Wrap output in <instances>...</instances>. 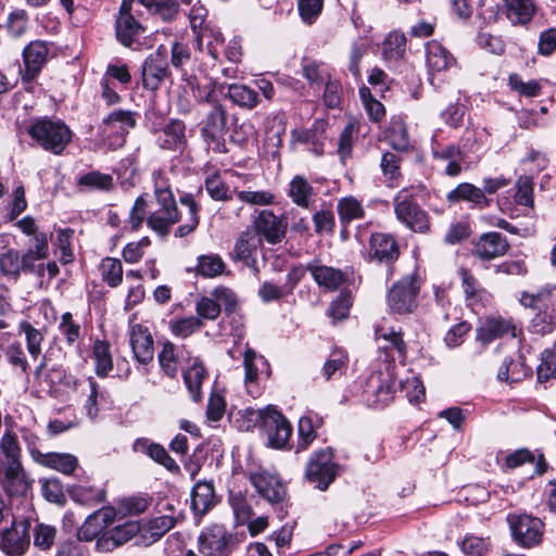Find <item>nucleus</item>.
<instances>
[{
  "label": "nucleus",
  "mask_w": 556,
  "mask_h": 556,
  "mask_svg": "<svg viewBox=\"0 0 556 556\" xmlns=\"http://www.w3.org/2000/svg\"><path fill=\"white\" fill-rule=\"evenodd\" d=\"M255 233L263 237L268 243L281 242L286 236L287 224L271 211L263 210L254 220Z\"/></svg>",
  "instance_id": "nucleus-15"
},
{
  "label": "nucleus",
  "mask_w": 556,
  "mask_h": 556,
  "mask_svg": "<svg viewBox=\"0 0 556 556\" xmlns=\"http://www.w3.org/2000/svg\"><path fill=\"white\" fill-rule=\"evenodd\" d=\"M306 269L315 282L327 290H337L345 280V274L342 270L323 265L319 261L308 263Z\"/></svg>",
  "instance_id": "nucleus-25"
},
{
  "label": "nucleus",
  "mask_w": 556,
  "mask_h": 556,
  "mask_svg": "<svg viewBox=\"0 0 556 556\" xmlns=\"http://www.w3.org/2000/svg\"><path fill=\"white\" fill-rule=\"evenodd\" d=\"M504 13L513 25H527L533 18L536 7L533 0H502Z\"/></svg>",
  "instance_id": "nucleus-26"
},
{
  "label": "nucleus",
  "mask_w": 556,
  "mask_h": 556,
  "mask_svg": "<svg viewBox=\"0 0 556 556\" xmlns=\"http://www.w3.org/2000/svg\"><path fill=\"white\" fill-rule=\"evenodd\" d=\"M141 77L143 87L152 91L157 90L169 77L167 56L164 51L157 49L146 59L141 67Z\"/></svg>",
  "instance_id": "nucleus-12"
},
{
  "label": "nucleus",
  "mask_w": 556,
  "mask_h": 556,
  "mask_svg": "<svg viewBox=\"0 0 556 556\" xmlns=\"http://www.w3.org/2000/svg\"><path fill=\"white\" fill-rule=\"evenodd\" d=\"M29 136L46 151L61 154L72 139L71 129L61 121L39 119L34 123Z\"/></svg>",
  "instance_id": "nucleus-4"
},
{
  "label": "nucleus",
  "mask_w": 556,
  "mask_h": 556,
  "mask_svg": "<svg viewBox=\"0 0 556 556\" xmlns=\"http://www.w3.org/2000/svg\"><path fill=\"white\" fill-rule=\"evenodd\" d=\"M338 214L342 225H348L352 220L364 217V207L356 198L346 197L338 203Z\"/></svg>",
  "instance_id": "nucleus-46"
},
{
  "label": "nucleus",
  "mask_w": 556,
  "mask_h": 556,
  "mask_svg": "<svg viewBox=\"0 0 556 556\" xmlns=\"http://www.w3.org/2000/svg\"><path fill=\"white\" fill-rule=\"evenodd\" d=\"M227 97L237 105L243 109L252 110L258 103L257 92L247 85H229Z\"/></svg>",
  "instance_id": "nucleus-37"
},
{
  "label": "nucleus",
  "mask_w": 556,
  "mask_h": 556,
  "mask_svg": "<svg viewBox=\"0 0 556 556\" xmlns=\"http://www.w3.org/2000/svg\"><path fill=\"white\" fill-rule=\"evenodd\" d=\"M507 521L516 543L525 548L539 545L543 540L544 523L541 519L527 514L508 515Z\"/></svg>",
  "instance_id": "nucleus-7"
},
{
  "label": "nucleus",
  "mask_w": 556,
  "mask_h": 556,
  "mask_svg": "<svg viewBox=\"0 0 556 556\" xmlns=\"http://www.w3.org/2000/svg\"><path fill=\"white\" fill-rule=\"evenodd\" d=\"M129 342L134 356L140 364H148L153 359V338L147 327L140 324L130 325Z\"/></svg>",
  "instance_id": "nucleus-19"
},
{
  "label": "nucleus",
  "mask_w": 556,
  "mask_h": 556,
  "mask_svg": "<svg viewBox=\"0 0 556 556\" xmlns=\"http://www.w3.org/2000/svg\"><path fill=\"white\" fill-rule=\"evenodd\" d=\"M426 61L430 73H440L455 65L454 56L438 41L426 45Z\"/></svg>",
  "instance_id": "nucleus-28"
},
{
  "label": "nucleus",
  "mask_w": 556,
  "mask_h": 556,
  "mask_svg": "<svg viewBox=\"0 0 556 556\" xmlns=\"http://www.w3.org/2000/svg\"><path fill=\"white\" fill-rule=\"evenodd\" d=\"M375 338L377 341H383L384 344L380 345V349L386 351L394 350L399 356L404 358L406 355V344L403 340L402 332L395 331L394 329H384L383 327H377L375 331Z\"/></svg>",
  "instance_id": "nucleus-40"
},
{
  "label": "nucleus",
  "mask_w": 556,
  "mask_h": 556,
  "mask_svg": "<svg viewBox=\"0 0 556 556\" xmlns=\"http://www.w3.org/2000/svg\"><path fill=\"white\" fill-rule=\"evenodd\" d=\"M29 454L35 463L63 475H72L78 467L77 457L70 453H42L37 448H30Z\"/></svg>",
  "instance_id": "nucleus-18"
},
{
  "label": "nucleus",
  "mask_w": 556,
  "mask_h": 556,
  "mask_svg": "<svg viewBox=\"0 0 556 556\" xmlns=\"http://www.w3.org/2000/svg\"><path fill=\"white\" fill-rule=\"evenodd\" d=\"M504 336L515 338V325L510 320L504 319L502 317H491L485 319L477 329L476 338L477 341L485 345L491 341Z\"/></svg>",
  "instance_id": "nucleus-24"
},
{
  "label": "nucleus",
  "mask_w": 556,
  "mask_h": 556,
  "mask_svg": "<svg viewBox=\"0 0 556 556\" xmlns=\"http://www.w3.org/2000/svg\"><path fill=\"white\" fill-rule=\"evenodd\" d=\"M179 201L186 208L185 213L178 208H156L149 215L148 226L164 237L167 236L174 224L181 222L182 224L175 231L176 237L184 238L193 232L200 223V207L190 193L180 197Z\"/></svg>",
  "instance_id": "nucleus-1"
},
{
  "label": "nucleus",
  "mask_w": 556,
  "mask_h": 556,
  "mask_svg": "<svg viewBox=\"0 0 556 556\" xmlns=\"http://www.w3.org/2000/svg\"><path fill=\"white\" fill-rule=\"evenodd\" d=\"M216 503L217 497L211 482L195 483L191 492V507L197 516L205 515Z\"/></svg>",
  "instance_id": "nucleus-27"
},
{
  "label": "nucleus",
  "mask_w": 556,
  "mask_h": 556,
  "mask_svg": "<svg viewBox=\"0 0 556 556\" xmlns=\"http://www.w3.org/2000/svg\"><path fill=\"white\" fill-rule=\"evenodd\" d=\"M332 450L326 447L315 452L306 466V478L317 483L320 490H326L336 479L338 467L332 462Z\"/></svg>",
  "instance_id": "nucleus-10"
},
{
  "label": "nucleus",
  "mask_w": 556,
  "mask_h": 556,
  "mask_svg": "<svg viewBox=\"0 0 556 556\" xmlns=\"http://www.w3.org/2000/svg\"><path fill=\"white\" fill-rule=\"evenodd\" d=\"M100 273L103 281L112 288H116L123 281V266L117 258H103L100 264Z\"/></svg>",
  "instance_id": "nucleus-47"
},
{
  "label": "nucleus",
  "mask_w": 556,
  "mask_h": 556,
  "mask_svg": "<svg viewBox=\"0 0 556 556\" xmlns=\"http://www.w3.org/2000/svg\"><path fill=\"white\" fill-rule=\"evenodd\" d=\"M406 48V38L403 33L392 31L383 41L382 56L387 61L399 60L403 56Z\"/></svg>",
  "instance_id": "nucleus-45"
},
{
  "label": "nucleus",
  "mask_w": 556,
  "mask_h": 556,
  "mask_svg": "<svg viewBox=\"0 0 556 556\" xmlns=\"http://www.w3.org/2000/svg\"><path fill=\"white\" fill-rule=\"evenodd\" d=\"M29 521H14L10 529L2 533L0 548L9 556H21L29 546Z\"/></svg>",
  "instance_id": "nucleus-14"
},
{
  "label": "nucleus",
  "mask_w": 556,
  "mask_h": 556,
  "mask_svg": "<svg viewBox=\"0 0 556 556\" xmlns=\"http://www.w3.org/2000/svg\"><path fill=\"white\" fill-rule=\"evenodd\" d=\"M229 504L233 510V515L238 523L244 525L250 521L252 517V508L244 495H242L240 492L230 493Z\"/></svg>",
  "instance_id": "nucleus-57"
},
{
  "label": "nucleus",
  "mask_w": 556,
  "mask_h": 556,
  "mask_svg": "<svg viewBox=\"0 0 556 556\" xmlns=\"http://www.w3.org/2000/svg\"><path fill=\"white\" fill-rule=\"evenodd\" d=\"M446 200L450 203H458L467 201L479 208L489 206L490 201L484 195V191L469 182L459 184L455 189L446 194Z\"/></svg>",
  "instance_id": "nucleus-29"
},
{
  "label": "nucleus",
  "mask_w": 556,
  "mask_h": 556,
  "mask_svg": "<svg viewBox=\"0 0 556 556\" xmlns=\"http://www.w3.org/2000/svg\"><path fill=\"white\" fill-rule=\"evenodd\" d=\"M132 0H123L115 23L116 38L125 47H131L143 27L131 14Z\"/></svg>",
  "instance_id": "nucleus-13"
},
{
  "label": "nucleus",
  "mask_w": 556,
  "mask_h": 556,
  "mask_svg": "<svg viewBox=\"0 0 556 556\" xmlns=\"http://www.w3.org/2000/svg\"><path fill=\"white\" fill-rule=\"evenodd\" d=\"M139 530L140 527L136 522H125L108 531L103 539V544L108 548L121 546L132 539Z\"/></svg>",
  "instance_id": "nucleus-39"
},
{
  "label": "nucleus",
  "mask_w": 556,
  "mask_h": 556,
  "mask_svg": "<svg viewBox=\"0 0 556 556\" xmlns=\"http://www.w3.org/2000/svg\"><path fill=\"white\" fill-rule=\"evenodd\" d=\"M348 362L345 353L341 350H334L323 366V376L329 380L336 372L341 371Z\"/></svg>",
  "instance_id": "nucleus-64"
},
{
  "label": "nucleus",
  "mask_w": 556,
  "mask_h": 556,
  "mask_svg": "<svg viewBox=\"0 0 556 556\" xmlns=\"http://www.w3.org/2000/svg\"><path fill=\"white\" fill-rule=\"evenodd\" d=\"M20 328L25 333L28 353L36 359L41 354L42 333L27 321L22 323Z\"/></svg>",
  "instance_id": "nucleus-60"
},
{
  "label": "nucleus",
  "mask_w": 556,
  "mask_h": 556,
  "mask_svg": "<svg viewBox=\"0 0 556 556\" xmlns=\"http://www.w3.org/2000/svg\"><path fill=\"white\" fill-rule=\"evenodd\" d=\"M0 453L3 458L0 464L20 463L21 460V446L18 438L15 433L8 430L0 439Z\"/></svg>",
  "instance_id": "nucleus-43"
},
{
  "label": "nucleus",
  "mask_w": 556,
  "mask_h": 556,
  "mask_svg": "<svg viewBox=\"0 0 556 556\" xmlns=\"http://www.w3.org/2000/svg\"><path fill=\"white\" fill-rule=\"evenodd\" d=\"M238 199L250 205H269L274 203L275 195L268 190H241L236 191Z\"/></svg>",
  "instance_id": "nucleus-61"
},
{
  "label": "nucleus",
  "mask_w": 556,
  "mask_h": 556,
  "mask_svg": "<svg viewBox=\"0 0 556 556\" xmlns=\"http://www.w3.org/2000/svg\"><path fill=\"white\" fill-rule=\"evenodd\" d=\"M244 415L250 422L260 425L270 447L282 450L288 446L292 426L275 406L268 405L262 409L247 408Z\"/></svg>",
  "instance_id": "nucleus-2"
},
{
  "label": "nucleus",
  "mask_w": 556,
  "mask_h": 556,
  "mask_svg": "<svg viewBox=\"0 0 556 556\" xmlns=\"http://www.w3.org/2000/svg\"><path fill=\"white\" fill-rule=\"evenodd\" d=\"M197 40L200 50H203L205 43L210 55L215 60L218 58V47L224 43V37L219 30L205 27L199 31Z\"/></svg>",
  "instance_id": "nucleus-49"
},
{
  "label": "nucleus",
  "mask_w": 556,
  "mask_h": 556,
  "mask_svg": "<svg viewBox=\"0 0 556 556\" xmlns=\"http://www.w3.org/2000/svg\"><path fill=\"white\" fill-rule=\"evenodd\" d=\"M420 281L416 273L404 276L396 281L387 295L388 307L393 314H412L418 306L417 296Z\"/></svg>",
  "instance_id": "nucleus-5"
},
{
  "label": "nucleus",
  "mask_w": 556,
  "mask_h": 556,
  "mask_svg": "<svg viewBox=\"0 0 556 556\" xmlns=\"http://www.w3.org/2000/svg\"><path fill=\"white\" fill-rule=\"evenodd\" d=\"M250 481L257 493L269 503H278L286 495V489L280 479L266 470L251 472Z\"/></svg>",
  "instance_id": "nucleus-16"
},
{
  "label": "nucleus",
  "mask_w": 556,
  "mask_h": 556,
  "mask_svg": "<svg viewBox=\"0 0 556 556\" xmlns=\"http://www.w3.org/2000/svg\"><path fill=\"white\" fill-rule=\"evenodd\" d=\"M157 146L163 150L181 152L187 147L186 124L172 118L159 132Z\"/></svg>",
  "instance_id": "nucleus-20"
},
{
  "label": "nucleus",
  "mask_w": 556,
  "mask_h": 556,
  "mask_svg": "<svg viewBox=\"0 0 556 556\" xmlns=\"http://www.w3.org/2000/svg\"><path fill=\"white\" fill-rule=\"evenodd\" d=\"M261 243V238H258L254 231H242L235 243V258L250 264Z\"/></svg>",
  "instance_id": "nucleus-33"
},
{
  "label": "nucleus",
  "mask_w": 556,
  "mask_h": 556,
  "mask_svg": "<svg viewBox=\"0 0 556 556\" xmlns=\"http://www.w3.org/2000/svg\"><path fill=\"white\" fill-rule=\"evenodd\" d=\"M154 180V195L157 204V208H178L170 185L165 177L164 173L155 172L153 174Z\"/></svg>",
  "instance_id": "nucleus-35"
},
{
  "label": "nucleus",
  "mask_w": 556,
  "mask_h": 556,
  "mask_svg": "<svg viewBox=\"0 0 556 556\" xmlns=\"http://www.w3.org/2000/svg\"><path fill=\"white\" fill-rule=\"evenodd\" d=\"M460 548L466 556H485L489 543L483 538L467 535L462 541Z\"/></svg>",
  "instance_id": "nucleus-63"
},
{
  "label": "nucleus",
  "mask_w": 556,
  "mask_h": 556,
  "mask_svg": "<svg viewBox=\"0 0 556 556\" xmlns=\"http://www.w3.org/2000/svg\"><path fill=\"white\" fill-rule=\"evenodd\" d=\"M56 532L55 527L37 522L33 529L34 545L41 551L50 549L55 542Z\"/></svg>",
  "instance_id": "nucleus-50"
},
{
  "label": "nucleus",
  "mask_w": 556,
  "mask_h": 556,
  "mask_svg": "<svg viewBox=\"0 0 556 556\" xmlns=\"http://www.w3.org/2000/svg\"><path fill=\"white\" fill-rule=\"evenodd\" d=\"M226 264L218 254H204L198 257L194 268L197 275L204 278H215L224 274Z\"/></svg>",
  "instance_id": "nucleus-36"
},
{
  "label": "nucleus",
  "mask_w": 556,
  "mask_h": 556,
  "mask_svg": "<svg viewBox=\"0 0 556 556\" xmlns=\"http://www.w3.org/2000/svg\"><path fill=\"white\" fill-rule=\"evenodd\" d=\"M190 365L184 371V380L193 401L201 399L202 381L206 378V369L199 358H191Z\"/></svg>",
  "instance_id": "nucleus-32"
},
{
  "label": "nucleus",
  "mask_w": 556,
  "mask_h": 556,
  "mask_svg": "<svg viewBox=\"0 0 556 556\" xmlns=\"http://www.w3.org/2000/svg\"><path fill=\"white\" fill-rule=\"evenodd\" d=\"M226 132L227 111L222 104L215 103L203 119L201 136L213 151L224 153L227 151L225 143Z\"/></svg>",
  "instance_id": "nucleus-8"
},
{
  "label": "nucleus",
  "mask_w": 556,
  "mask_h": 556,
  "mask_svg": "<svg viewBox=\"0 0 556 556\" xmlns=\"http://www.w3.org/2000/svg\"><path fill=\"white\" fill-rule=\"evenodd\" d=\"M48 254L49 243L47 235H37L36 243L21 256V269L26 273L36 274L38 277H43L45 265L36 264V262L47 258Z\"/></svg>",
  "instance_id": "nucleus-22"
},
{
  "label": "nucleus",
  "mask_w": 556,
  "mask_h": 556,
  "mask_svg": "<svg viewBox=\"0 0 556 556\" xmlns=\"http://www.w3.org/2000/svg\"><path fill=\"white\" fill-rule=\"evenodd\" d=\"M198 544L199 551L205 556H228L237 542L224 526L214 525L201 532Z\"/></svg>",
  "instance_id": "nucleus-9"
},
{
  "label": "nucleus",
  "mask_w": 556,
  "mask_h": 556,
  "mask_svg": "<svg viewBox=\"0 0 556 556\" xmlns=\"http://www.w3.org/2000/svg\"><path fill=\"white\" fill-rule=\"evenodd\" d=\"M175 526V518L170 516H160L150 520L143 528L152 542L159 540Z\"/></svg>",
  "instance_id": "nucleus-55"
},
{
  "label": "nucleus",
  "mask_w": 556,
  "mask_h": 556,
  "mask_svg": "<svg viewBox=\"0 0 556 556\" xmlns=\"http://www.w3.org/2000/svg\"><path fill=\"white\" fill-rule=\"evenodd\" d=\"M508 85L511 90L529 98L539 96L542 89L541 84L538 80L532 79L529 81H523L518 74L509 75Z\"/></svg>",
  "instance_id": "nucleus-56"
},
{
  "label": "nucleus",
  "mask_w": 556,
  "mask_h": 556,
  "mask_svg": "<svg viewBox=\"0 0 556 556\" xmlns=\"http://www.w3.org/2000/svg\"><path fill=\"white\" fill-rule=\"evenodd\" d=\"M70 496L81 505L94 506L104 501V491L93 486L74 485L70 490Z\"/></svg>",
  "instance_id": "nucleus-44"
},
{
  "label": "nucleus",
  "mask_w": 556,
  "mask_h": 556,
  "mask_svg": "<svg viewBox=\"0 0 556 556\" xmlns=\"http://www.w3.org/2000/svg\"><path fill=\"white\" fill-rule=\"evenodd\" d=\"M243 365L245 382H254L258 378L260 367H266L267 363L263 356H258L252 349H247L243 355Z\"/></svg>",
  "instance_id": "nucleus-53"
},
{
  "label": "nucleus",
  "mask_w": 556,
  "mask_h": 556,
  "mask_svg": "<svg viewBox=\"0 0 556 556\" xmlns=\"http://www.w3.org/2000/svg\"><path fill=\"white\" fill-rule=\"evenodd\" d=\"M321 419L317 415L309 413L302 416L298 422V443L295 452L300 453L308 448L316 439V429L320 426Z\"/></svg>",
  "instance_id": "nucleus-31"
},
{
  "label": "nucleus",
  "mask_w": 556,
  "mask_h": 556,
  "mask_svg": "<svg viewBox=\"0 0 556 556\" xmlns=\"http://www.w3.org/2000/svg\"><path fill=\"white\" fill-rule=\"evenodd\" d=\"M420 190L419 186L403 188L393 200L397 220L415 232H426L429 228L428 215L415 200Z\"/></svg>",
  "instance_id": "nucleus-3"
},
{
  "label": "nucleus",
  "mask_w": 556,
  "mask_h": 556,
  "mask_svg": "<svg viewBox=\"0 0 556 556\" xmlns=\"http://www.w3.org/2000/svg\"><path fill=\"white\" fill-rule=\"evenodd\" d=\"M397 387L399 383L393 370L388 367L386 372H379L378 384L366 399L368 406L382 408L389 405L394 400Z\"/></svg>",
  "instance_id": "nucleus-17"
},
{
  "label": "nucleus",
  "mask_w": 556,
  "mask_h": 556,
  "mask_svg": "<svg viewBox=\"0 0 556 556\" xmlns=\"http://www.w3.org/2000/svg\"><path fill=\"white\" fill-rule=\"evenodd\" d=\"M136 114L131 111L117 110L103 118L100 126L102 142L109 149L122 148L129 130L136 126Z\"/></svg>",
  "instance_id": "nucleus-6"
},
{
  "label": "nucleus",
  "mask_w": 556,
  "mask_h": 556,
  "mask_svg": "<svg viewBox=\"0 0 556 556\" xmlns=\"http://www.w3.org/2000/svg\"><path fill=\"white\" fill-rule=\"evenodd\" d=\"M515 202L520 205L533 206V181L529 176H520L516 181Z\"/></svg>",
  "instance_id": "nucleus-59"
},
{
  "label": "nucleus",
  "mask_w": 556,
  "mask_h": 556,
  "mask_svg": "<svg viewBox=\"0 0 556 556\" xmlns=\"http://www.w3.org/2000/svg\"><path fill=\"white\" fill-rule=\"evenodd\" d=\"M289 197L296 205L307 208L313 200V187L302 176H295L289 188Z\"/></svg>",
  "instance_id": "nucleus-41"
},
{
  "label": "nucleus",
  "mask_w": 556,
  "mask_h": 556,
  "mask_svg": "<svg viewBox=\"0 0 556 556\" xmlns=\"http://www.w3.org/2000/svg\"><path fill=\"white\" fill-rule=\"evenodd\" d=\"M370 255L380 262L397 258L399 249L393 237L387 233L371 235Z\"/></svg>",
  "instance_id": "nucleus-30"
},
{
  "label": "nucleus",
  "mask_w": 556,
  "mask_h": 556,
  "mask_svg": "<svg viewBox=\"0 0 556 556\" xmlns=\"http://www.w3.org/2000/svg\"><path fill=\"white\" fill-rule=\"evenodd\" d=\"M536 375L540 382H546L552 378H556V348L543 352Z\"/></svg>",
  "instance_id": "nucleus-58"
},
{
  "label": "nucleus",
  "mask_w": 556,
  "mask_h": 556,
  "mask_svg": "<svg viewBox=\"0 0 556 556\" xmlns=\"http://www.w3.org/2000/svg\"><path fill=\"white\" fill-rule=\"evenodd\" d=\"M93 357L96 361L97 375L105 377L113 369L110 345L104 341H96L93 344Z\"/></svg>",
  "instance_id": "nucleus-48"
},
{
  "label": "nucleus",
  "mask_w": 556,
  "mask_h": 556,
  "mask_svg": "<svg viewBox=\"0 0 556 556\" xmlns=\"http://www.w3.org/2000/svg\"><path fill=\"white\" fill-rule=\"evenodd\" d=\"M182 350L177 348L172 342H165L157 355L160 367L164 375L169 378H175L180 366L182 357Z\"/></svg>",
  "instance_id": "nucleus-34"
},
{
  "label": "nucleus",
  "mask_w": 556,
  "mask_h": 556,
  "mask_svg": "<svg viewBox=\"0 0 556 556\" xmlns=\"http://www.w3.org/2000/svg\"><path fill=\"white\" fill-rule=\"evenodd\" d=\"M202 320L195 316L180 318L172 324V331L175 336L187 338L201 329Z\"/></svg>",
  "instance_id": "nucleus-62"
},
{
  "label": "nucleus",
  "mask_w": 556,
  "mask_h": 556,
  "mask_svg": "<svg viewBox=\"0 0 556 556\" xmlns=\"http://www.w3.org/2000/svg\"><path fill=\"white\" fill-rule=\"evenodd\" d=\"M508 249L507 239L498 232L483 233L475 243V254L486 261L505 255Z\"/></svg>",
  "instance_id": "nucleus-23"
},
{
  "label": "nucleus",
  "mask_w": 556,
  "mask_h": 556,
  "mask_svg": "<svg viewBox=\"0 0 556 556\" xmlns=\"http://www.w3.org/2000/svg\"><path fill=\"white\" fill-rule=\"evenodd\" d=\"M0 483L8 494L26 496L34 479L26 472L22 462L0 464Z\"/></svg>",
  "instance_id": "nucleus-11"
},
{
  "label": "nucleus",
  "mask_w": 556,
  "mask_h": 556,
  "mask_svg": "<svg viewBox=\"0 0 556 556\" xmlns=\"http://www.w3.org/2000/svg\"><path fill=\"white\" fill-rule=\"evenodd\" d=\"M390 144L400 151L408 147V135L404 122L401 118H394L387 132Z\"/></svg>",
  "instance_id": "nucleus-51"
},
{
  "label": "nucleus",
  "mask_w": 556,
  "mask_h": 556,
  "mask_svg": "<svg viewBox=\"0 0 556 556\" xmlns=\"http://www.w3.org/2000/svg\"><path fill=\"white\" fill-rule=\"evenodd\" d=\"M49 49L43 41H33L23 51L25 70L22 72L24 81L33 80L47 62Z\"/></svg>",
  "instance_id": "nucleus-21"
},
{
  "label": "nucleus",
  "mask_w": 556,
  "mask_h": 556,
  "mask_svg": "<svg viewBox=\"0 0 556 556\" xmlns=\"http://www.w3.org/2000/svg\"><path fill=\"white\" fill-rule=\"evenodd\" d=\"M529 372L530 368L525 366L521 362H516L511 358H505L498 369L497 378L501 381H505L511 384L525 379Z\"/></svg>",
  "instance_id": "nucleus-42"
},
{
  "label": "nucleus",
  "mask_w": 556,
  "mask_h": 556,
  "mask_svg": "<svg viewBox=\"0 0 556 556\" xmlns=\"http://www.w3.org/2000/svg\"><path fill=\"white\" fill-rule=\"evenodd\" d=\"M144 448L147 451V454L156 463L163 465L167 470L170 472H178L179 466L177 463L168 455L166 450L155 443L147 444V441L144 440H137L135 443V450Z\"/></svg>",
  "instance_id": "nucleus-38"
},
{
  "label": "nucleus",
  "mask_w": 556,
  "mask_h": 556,
  "mask_svg": "<svg viewBox=\"0 0 556 556\" xmlns=\"http://www.w3.org/2000/svg\"><path fill=\"white\" fill-rule=\"evenodd\" d=\"M21 255L16 250H9L0 256V271L2 275L18 279L21 275Z\"/></svg>",
  "instance_id": "nucleus-52"
},
{
  "label": "nucleus",
  "mask_w": 556,
  "mask_h": 556,
  "mask_svg": "<svg viewBox=\"0 0 556 556\" xmlns=\"http://www.w3.org/2000/svg\"><path fill=\"white\" fill-rule=\"evenodd\" d=\"M78 186L106 191L113 187V178L108 174L90 172L79 177Z\"/></svg>",
  "instance_id": "nucleus-54"
}]
</instances>
